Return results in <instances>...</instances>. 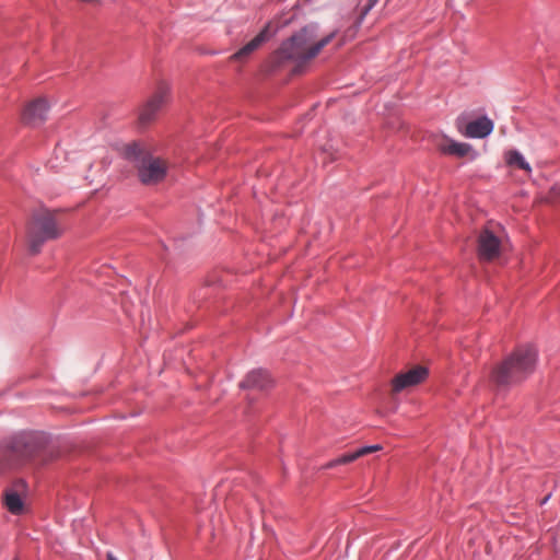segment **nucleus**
<instances>
[{"label":"nucleus","instance_id":"10","mask_svg":"<svg viewBox=\"0 0 560 560\" xmlns=\"http://www.w3.org/2000/svg\"><path fill=\"white\" fill-rule=\"evenodd\" d=\"M269 25L265 26L250 42L233 54L230 59L233 61H245L252 54L259 49L269 38Z\"/></svg>","mask_w":560,"mask_h":560},{"label":"nucleus","instance_id":"8","mask_svg":"<svg viewBox=\"0 0 560 560\" xmlns=\"http://www.w3.org/2000/svg\"><path fill=\"white\" fill-rule=\"evenodd\" d=\"M436 148L440 152L456 158H465L471 154V159L476 156L472 147L468 143L457 142L448 137H442L436 141Z\"/></svg>","mask_w":560,"mask_h":560},{"label":"nucleus","instance_id":"7","mask_svg":"<svg viewBox=\"0 0 560 560\" xmlns=\"http://www.w3.org/2000/svg\"><path fill=\"white\" fill-rule=\"evenodd\" d=\"M501 242L489 230L485 229L478 236V257L482 261H492L500 256Z\"/></svg>","mask_w":560,"mask_h":560},{"label":"nucleus","instance_id":"9","mask_svg":"<svg viewBox=\"0 0 560 560\" xmlns=\"http://www.w3.org/2000/svg\"><path fill=\"white\" fill-rule=\"evenodd\" d=\"M49 106L45 98L31 102L23 112V121L28 125L40 124L46 119Z\"/></svg>","mask_w":560,"mask_h":560},{"label":"nucleus","instance_id":"4","mask_svg":"<svg viewBox=\"0 0 560 560\" xmlns=\"http://www.w3.org/2000/svg\"><path fill=\"white\" fill-rule=\"evenodd\" d=\"M125 155L135 163L138 177L142 184L155 185L164 179L167 171L166 162L153 156L143 144L132 142L126 145Z\"/></svg>","mask_w":560,"mask_h":560},{"label":"nucleus","instance_id":"13","mask_svg":"<svg viewBox=\"0 0 560 560\" xmlns=\"http://www.w3.org/2000/svg\"><path fill=\"white\" fill-rule=\"evenodd\" d=\"M458 130L467 138H485L493 130V122L487 117H481L468 122L465 130Z\"/></svg>","mask_w":560,"mask_h":560},{"label":"nucleus","instance_id":"18","mask_svg":"<svg viewBox=\"0 0 560 560\" xmlns=\"http://www.w3.org/2000/svg\"><path fill=\"white\" fill-rule=\"evenodd\" d=\"M106 558L107 560H118L112 552H107Z\"/></svg>","mask_w":560,"mask_h":560},{"label":"nucleus","instance_id":"12","mask_svg":"<svg viewBox=\"0 0 560 560\" xmlns=\"http://www.w3.org/2000/svg\"><path fill=\"white\" fill-rule=\"evenodd\" d=\"M381 450H382V445H380V444L362 446L353 452L342 454V455L329 460L328 463H326L323 466V469H330V468H335L339 465L350 464L366 454H370V453L376 452V451H381Z\"/></svg>","mask_w":560,"mask_h":560},{"label":"nucleus","instance_id":"16","mask_svg":"<svg viewBox=\"0 0 560 560\" xmlns=\"http://www.w3.org/2000/svg\"><path fill=\"white\" fill-rule=\"evenodd\" d=\"M505 162L510 166H515L529 173L532 171L529 164L523 155L516 150H510L505 153Z\"/></svg>","mask_w":560,"mask_h":560},{"label":"nucleus","instance_id":"1","mask_svg":"<svg viewBox=\"0 0 560 560\" xmlns=\"http://www.w3.org/2000/svg\"><path fill=\"white\" fill-rule=\"evenodd\" d=\"M49 436L40 431H21L0 444V472H5L39 459L47 460Z\"/></svg>","mask_w":560,"mask_h":560},{"label":"nucleus","instance_id":"19","mask_svg":"<svg viewBox=\"0 0 560 560\" xmlns=\"http://www.w3.org/2000/svg\"><path fill=\"white\" fill-rule=\"evenodd\" d=\"M402 388H404V387H400V386L394 387V389H395L396 392H399V390H400V389H402Z\"/></svg>","mask_w":560,"mask_h":560},{"label":"nucleus","instance_id":"14","mask_svg":"<svg viewBox=\"0 0 560 560\" xmlns=\"http://www.w3.org/2000/svg\"><path fill=\"white\" fill-rule=\"evenodd\" d=\"M273 382L275 380L268 371L264 369H255L247 374L245 383L242 385H260Z\"/></svg>","mask_w":560,"mask_h":560},{"label":"nucleus","instance_id":"11","mask_svg":"<svg viewBox=\"0 0 560 560\" xmlns=\"http://www.w3.org/2000/svg\"><path fill=\"white\" fill-rule=\"evenodd\" d=\"M429 370L422 365H416L404 373H398L390 385H418L427 382Z\"/></svg>","mask_w":560,"mask_h":560},{"label":"nucleus","instance_id":"2","mask_svg":"<svg viewBox=\"0 0 560 560\" xmlns=\"http://www.w3.org/2000/svg\"><path fill=\"white\" fill-rule=\"evenodd\" d=\"M335 36L336 32H331L317 38V25L310 24L283 42L277 54L281 60L294 61L296 63L294 72H301L302 68L313 60Z\"/></svg>","mask_w":560,"mask_h":560},{"label":"nucleus","instance_id":"6","mask_svg":"<svg viewBox=\"0 0 560 560\" xmlns=\"http://www.w3.org/2000/svg\"><path fill=\"white\" fill-rule=\"evenodd\" d=\"M168 100V88L160 85L152 97L145 103L139 113V121L141 125H148L153 121L156 114L163 108Z\"/></svg>","mask_w":560,"mask_h":560},{"label":"nucleus","instance_id":"5","mask_svg":"<svg viewBox=\"0 0 560 560\" xmlns=\"http://www.w3.org/2000/svg\"><path fill=\"white\" fill-rule=\"evenodd\" d=\"M61 235V229L54 213L48 210H39L33 214L27 228L30 250L37 254L42 245L49 240Z\"/></svg>","mask_w":560,"mask_h":560},{"label":"nucleus","instance_id":"15","mask_svg":"<svg viewBox=\"0 0 560 560\" xmlns=\"http://www.w3.org/2000/svg\"><path fill=\"white\" fill-rule=\"evenodd\" d=\"M4 504L12 514H20L23 510V501L20 494L13 490L5 491Z\"/></svg>","mask_w":560,"mask_h":560},{"label":"nucleus","instance_id":"3","mask_svg":"<svg viewBox=\"0 0 560 560\" xmlns=\"http://www.w3.org/2000/svg\"><path fill=\"white\" fill-rule=\"evenodd\" d=\"M537 361L538 350L535 346H520L491 369L490 380L498 385L525 382L535 372Z\"/></svg>","mask_w":560,"mask_h":560},{"label":"nucleus","instance_id":"17","mask_svg":"<svg viewBox=\"0 0 560 560\" xmlns=\"http://www.w3.org/2000/svg\"><path fill=\"white\" fill-rule=\"evenodd\" d=\"M378 0H369L368 4L365 5L363 10V14H366L377 2Z\"/></svg>","mask_w":560,"mask_h":560}]
</instances>
